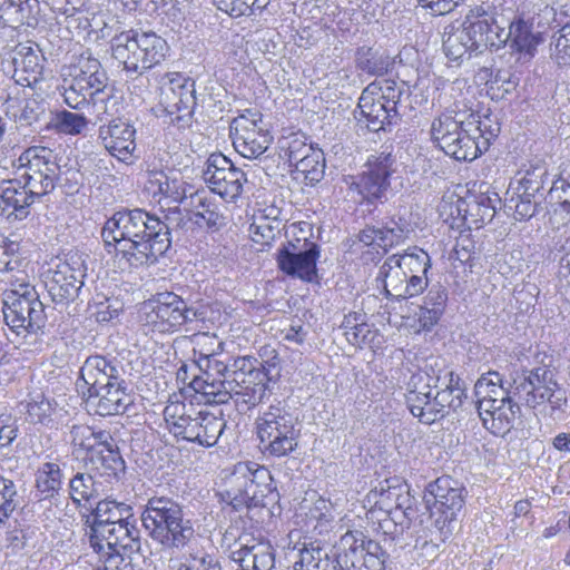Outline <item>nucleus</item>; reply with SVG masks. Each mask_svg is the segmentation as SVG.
I'll return each instance as SVG.
<instances>
[{"label":"nucleus","instance_id":"23","mask_svg":"<svg viewBox=\"0 0 570 570\" xmlns=\"http://www.w3.org/2000/svg\"><path fill=\"white\" fill-rule=\"evenodd\" d=\"M160 102L168 114H181L177 120L191 116L197 105L195 80L181 73H167L160 87Z\"/></svg>","mask_w":570,"mask_h":570},{"label":"nucleus","instance_id":"56","mask_svg":"<svg viewBox=\"0 0 570 570\" xmlns=\"http://www.w3.org/2000/svg\"><path fill=\"white\" fill-rule=\"evenodd\" d=\"M101 466L98 468L100 476H107L109 481L119 480L125 474L126 464L117 448L105 451L100 450L97 454Z\"/></svg>","mask_w":570,"mask_h":570},{"label":"nucleus","instance_id":"47","mask_svg":"<svg viewBox=\"0 0 570 570\" xmlns=\"http://www.w3.org/2000/svg\"><path fill=\"white\" fill-rule=\"evenodd\" d=\"M499 202L498 194H494L493 197L481 194L469 202L464 215V220L469 224V227L471 228L474 225L475 228H479L484 223L491 222Z\"/></svg>","mask_w":570,"mask_h":570},{"label":"nucleus","instance_id":"20","mask_svg":"<svg viewBox=\"0 0 570 570\" xmlns=\"http://www.w3.org/2000/svg\"><path fill=\"white\" fill-rule=\"evenodd\" d=\"M2 314L11 333L21 338H26L29 334H37L45 327L47 321L45 305L38 293H31L30 298L27 296L4 301Z\"/></svg>","mask_w":570,"mask_h":570},{"label":"nucleus","instance_id":"45","mask_svg":"<svg viewBox=\"0 0 570 570\" xmlns=\"http://www.w3.org/2000/svg\"><path fill=\"white\" fill-rule=\"evenodd\" d=\"M39 11L38 0H4L0 6V19L6 24H31Z\"/></svg>","mask_w":570,"mask_h":570},{"label":"nucleus","instance_id":"31","mask_svg":"<svg viewBox=\"0 0 570 570\" xmlns=\"http://www.w3.org/2000/svg\"><path fill=\"white\" fill-rule=\"evenodd\" d=\"M184 514V507L173 498L153 497L148 499L140 519L148 535L153 538Z\"/></svg>","mask_w":570,"mask_h":570},{"label":"nucleus","instance_id":"43","mask_svg":"<svg viewBox=\"0 0 570 570\" xmlns=\"http://www.w3.org/2000/svg\"><path fill=\"white\" fill-rule=\"evenodd\" d=\"M403 499L410 501L407 491H403L401 487L391 485L389 480L380 481L367 494L366 502L386 514L391 515L393 511V501Z\"/></svg>","mask_w":570,"mask_h":570},{"label":"nucleus","instance_id":"33","mask_svg":"<svg viewBox=\"0 0 570 570\" xmlns=\"http://www.w3.org/2000/svg\"><path fill=\"white\" fill-rule=\"evenodd\" d=\"M500 402L501 404L494 405L495 401H480L478 413L488 431L493 435L504 436L513 428L520 406L513 400Z\"/></svg>","mask_w":570,"mask_h":570},{"label":"nucleus","instance_id":"37","mask_svg":"<svg viewBox=\"0 0 570 570\" xmlns=\"http://www.w3.org/2000/svg\"><path fill=\"white\" fill-rule=\"evenodd\" d=\"M448 301V291L440 284L432 285L423 299V304L417 307L415 318L419 323L416 332L430 331L439 322L444 313Z\"/></svg>","mask_w":570,"mask_h":570},{"label":"nucleus","instance_id":"10","mask_svg":"<svg viewBox=\"0 0 570 570\" xmlns=\"http://www.w3.org/2000/svg\"><path fill=\"white\" fill-rule=\"evenodd\" d=\"M256 431L265 455L287 456L298 446L301 436L298 417L282 402L269 405L257 417Z\"/></svg>","mask_w":570,"mask_h":570},{"label":"nucleus","instance_id":"12","mask_svg":"<svg viewBox=\"0 0 570 570\" xmlns=\"http://www.w3.org/2000/svg\"><path fill=\"white\" fill-rule=\"evenodd\" d=\"M473 125L472 121L464 125L452 115L443 114L433 120L431 135L448 156L456 160L472 161L489 145V139L483 137L480 127L471 129Z\"/></svg>","mask_w":570,"mask_h":570},{"label":"nucleus","instance_id":"64","mask_svg":"<svg viewBox=\"0 0 570 570\" xmlns=\"http://www.w3.org/2000/svg\"><path fill=\"white\" fill-rule=\"evenodd\" d=\"M175 570H222L218 560L209 554L190 556L186 562L180 563Z\"/></svg>","mask_w":570,"mask_h":570},{"label":"nucleus","instance_id":"18","mask_svg":"<svg viewBox=\"0 0 570 570\" xmlns=\"http://www.w3.org/2000/svg\"><path fill=\"white\" fill-rule=\"evenodd\" d=\"M233 146L244 158L256 159L269 147L273 137L256 109H246L229 126Z\"/></svg>","mask_w":570,"mask_h":570},{"label":"nucleus","instance_id":"14","mask_svg":"<svg viewBox=\"0 0 570 570\" xmlns=\"http://www.w3.org/2000/svg\"><path fill=\"white\" fill-rule=\"evenodd\" d=\"M257 360L243 356L229 365L227 386L238 412L256 406L268 394L266 374L256 367Z\"/></svg>","mask_w":570,"mask_h":570},{"label":"nucleus","instance_id":"32","mask_svg":"<svg viewBox=\"0 0 570 570\" xmlns=\"http://www.w3.org/2000/svg\"><path fill=\"white\" fill-rule=\"evenodd\" d=\"M145 188L153 197L159 196L169 203L183 205L194 190V187L176 169L148 173Z\"/></svg>","mask_w":570,"mask_h":570},{"label":"nucleus","instance_id":"2","mask_svg":"<svg viewBox=\"0 0 570 570\" xmlns=\"http://www.w3.org/2000/svg\"><path fill=\"white\" fill-rule=\"evenodd\" d=\"M405 397L412 415L429 425L456 412L466 399V387L458 374L443 367L433 374H412Z\"/></svg>","mask_w":570,"mask_h":570},{"label":"nucleus","instance_id":"38","mask_svg":"<svg viewBox=\"0 0 570 570\" xmlns=\"http://www.w3.org/2000/svg\"><path fill=\"white\" fill-rule=\"evenodd\" d=\"M151 539L165 550L181 551L196 539V531L193 521L184 514Z\"/></svg>","mask_w":570,"mask_h":570},{"label":"nucleus","instance_id":"27","mask_svg":"<svg viewBox=\"0 0 570 570\" xmlns=\"http://www.w3.org/2000/svg\"><path fill=\"white\" fill-rule=\"evenodd\" d=\"M205 361L210 371L194 375L189 386L196 393L203 394L206 397V402L225 404L230 400V392L227 386L229 366L208 357Z\"/></svg>","mask_w":570,"mask_h":570},{"label":"nucleus","instance_id":"61","mask_svg":"<svg viewBox=\"0 0 570 570\" xmlns=\"http://www.w3.org/2000/svg\"><path fill=\"white\" fill-rule=\"evenodd\" d=\"M10 288L8 289L7 297L4 301H13V298H30L31 293H38L33 285H31L27 275L21 273L20 275H9L6 281Z\"/></svg>","mask_w":570,"mask_h":570},{"label":"nucleus","instance_id":"36","mask_svg":"<svg viewBox=\"0 0 570 570\" xmlns=\"http://www.w3.org/2000/svg\"><path fill=\"white\" fill-rule=\"evenodd\" d=\"M505 19H508V23L502 24V32L500 35L503 46L509 43L512 50L531 59L541 40L540 36L532 31L531 23L521 18L511 20L510 17H505Z\"/></svg>","mask_w":570,"mask_h":570},{"label":"nucleus","instance_id":"5","mask_svg":"<svg viewBox=\"0 0 570 570\" xmlns=\"http://www.w3.org/2000/svg\"><path fill=\"white\" fill-rule=\"evenodd\" d=\"M507 23L508 19L499 7L489 3L475 6L469 10L461 28L445 33L443 51L450 60L463 61L488 48L499 49L503 46L500 39L502 24Z\"/></svg>","mask_w":570,"mask_h":570},{"label":"nucleus","instance_id":"35","mask_svg":"<svg viewBox=\"0 0 570 570\" xmlns=\"http://www.w3.org/2000/svg\"><path fill=\"white\" fill-rule=\"evenodd\" d=\"M6 116L17 126L27 127L40 121L48 110V102L39 97L31 95L8 96L2 104Z\"/></svg>","mask_w":570,"mask_h":570},{"label":"nucleus","instance_id":"11","mask_svg":"<svg viewBox=\"0 0 570 570\" xmlns=\"http://www.w3.org/2000/svg\"><path fill=\"white\" fill-rule=\"evenodd\" d=\"M89 542L98 554L107 557L111 567L119 568L125 557L140 550V531L132 514L119 513L110 523L90 525Z\"/></svg>","mask_w":570,"mask_h":570},{"label":"nucleus","instance_id":"46","mask_svg":"<svg viewBox=\"0 0 570 570\" xmlns=\"http://www.w3.org/2000/svg\"><path fill=\"white\" fill-rule=\"evenodd\" d=\"M62 485V472L53 462L41 464L36 472V489L40 500L55 498Z\"/></svg>","mask_w":570,"mask_h":570},{"label":"nucleus","instance_id":"13","mask_svg":"<svg viewBox=\"0 0 570 570\" xmlns=\"http://www.w3.org/2000/svg\"><path fill=\"white\" fill-rule=\"evenodd\" d=\"M426 491L433 498L430 508L433 525L440 541L445 542L454 532L465 503L466 490L451 476H441L431 482Z\"/></svg>","mask_w":570,"mask_h":570},{"label":"nucleus","instance_id":"7","mask_svg":"<svg viewBox=\"0 0 570 570\" xmlns=\"http://www.w3.org/2000/svg\"><path fill=\"white\" fill-rule=\"evenodd\" d=\"M167 41L154 31L128 30L111 39V55L128 77L138 78L165 61Z\"/></svg>","mask_w":570,"mask_h":570},{"label":"nucleus","instance_id":"62","mask_svg":"<svg viewBox=\"0 0 570 570\" xmlns=\"http://www.w3.org/2000/svg\"><path fill=\"white\" fill-rule=\"evenodd\" d=\"M277 226H274L272 222L267 220L265 217H255L254 222L249 226V233L252 235V239L255 243L259 244H268L275 237V230Z\"/></svg>","mask_w":570,"mask_h":570},{"label":"nucleus","instance_id":"52","mask_svg":"<svg viewBox=\"0 0 570 570\" xmlns=\"http://www.w3.org/2000/svg\"><path fill=\"white\" fill-rule=\"evenodd\" d=\"M58 176H52L49 173H31L23 170L20 175L21 184L24 188L37 199L40 200L43 196L50 194L56 187Z\"/></svg>","mask_w":570,"mask_h":570},{"label":"nucleus","instance_id":"30","mask_svg":"<svg viewBox=\"0 0 570 570\" xmlns=\"http://www.w3.org/2000/svg\"><path fill=\"white\" fill-rule=\"evenodd\" d=\"M375 87H365L358 99L355 118L370 131L386 130V127L399 119L397 110L391 109L373 95Z\"/></svg>","mask_w":570,"mask_h":570},{"label":"nucleus","instance_id":"42","mask_svg":"<svg viewBox=\"0 0 570 570\" xmlns=\"http://www.w3.org/2000/svg\"><path fill=\"white\" fill-rule=\"evenodd\" d=\"M520 179L518 180V191H523L528 196H535L543 188L548 167L543 159H531L519 170Z\"/></svg>","mask_w":570,"mask_h":570},{"label":"nucleus","instance_id":"9","mask_svg":"<svg viewBox=\"0 0 570 570\" xmlns=\"http://www.w3.org/2000/svg\"><path fill=\"white\" fill-rule=\"evenodd\" d=\"M164 419L174 436L206 448L214 446L226 428L223 417L179 401L166 405Z\"/></svg>","mask_w":570,"mask_h":570},{"label":"nucleus","instance_id":"50","mask_svg":"<svg viewBox=\"0 0 570 570\" xmlns=\"http://www.w3.org/2000/svg\"><path fill=\"white\" fill-rule=\"evenodd\" d=\"M56 406L55 400L47 397L42 393H35L26 405L27 419L35 424L48 425L52 421Z\"/></svg>","mask_w":570,"mask_h":570},{"label":"nucleus","instance_id":"55","mask_svg":"<svg viewBox=\"0 0 570 570\" xmlns=\"http://www.w3.org/2000/svg\"><path fill=\"white\" fill-rule=\"evenodd\" d=\"M366 87H375L373 95L391 109L397 110V104L404 92V85L393 79H377Z\"/></svg>","mask_w":570,"mask_h":570},{"label":"nucleus","instance_id":"4","mask_svg":"<svg viewBox=\"0 0 570 570\" xmlns=\"http://www.w3.org/2000/svg\"><path fill=\"white\" fill-rule=\"evenodd\" d=\"M507 23L508 19L499 7L489 3L475 6L469 10L461 28L445 33L443 51L450 60L463 61L488 48L499 49L503 46L500 39L502 24Z\"/></svg>","mask_w":570,"mask_h":570},{"label":"nucleus","instance_id":"59","mask_svg":"<svg viewBox=\"0 0 570 570\" xmlns=\"http://www.w3.org/2000/svg\"><path fill=\"white\" fill-rule=\"evenodd\" d=\"M546 402L550 406V416L553 420H563L570 411V402L568 400L567 391L559 384L549 394Z\"/></svg>","mask_w":570,"mask_h":570},{"label":"nucleus","instance_id":"25","mask_svg":"<svg viewBox=\"0 0 570 570\" xmlns=\"http://www.w3.org/2000/svg\"><path fill=\"white\" fill-rule=\"evenodd\" d=\"M82 394L100 416L125 414L134 404V395L125 377L88 393L82 391Z\"/></svg>","mask_w":570,"mask_h":570},{"label":"nucleus","instance_id":"17","mask_svg":"<svg viewBox=\"0 0 570 570\" xmlns=\"http://www.w3.org/2000/svg\"><path fill=\"white\" fill-rule=\"evenodd\" d=\"M396 157L386 150L371 155L364 170L357 176H351L348 189L355 191L361 200L373 204L385 197L390 187V177L396 171Z\"/></svg>","mask_w":570,"mask_h":570},{"label":"nucleus","instance_id":"34","mask_svg":"<svg viewBox=\"0 0 570 570\" xmlns=\"http://www.w3.org/2000/svg\"><path fill=\"white\" fill-rule=\"evenodd\" d=\"M36 202L21 180L0 181V215L22 220L30 215V208Z\"/></svg>","mask_w":570,"mask_h":570},{"label":"nucleus","instance_id":"28","mask_svg":"<svg viewBox=\"0 0 570 570\" xmlns=\"http://www.w3.org/2000/svg\"><path fill=\"white\" fill-rule=\"evenodd\" d=\"M108 125L98 129V138L108 153L120 161H128L136 150V129L129 122L120 119H110Z\"/></svg>","mask_w":570,"mask_h":570},{"label":"nucleus","instance_id":"29","mask_svg":"<svg viewBox=\"0 0 570 570\" xmlns=\"http://www.w3.org/2000/svg\"><path fill=\"white\" fill-rule=\"evenodd\" d=\"M189 220L200 228L217 232L227 224L222 206L205 190H193L184 204Z\"/></svg>","mask_w":570,"mask_h":570},{"label":"nucleus","instance_id":"49","mask_svg":"<svg viewBox=\"0 0 570 570\" xmlns=\"http://www.w3.org/2000/svg\"><path fill=\"white\" fill-rule=\"evenodd\" d=\"M554 380L552 371L546 367H537L531 371H523L517 374L513 379L512 387L513 395H529V391L541 387L544 385H551Z\"/></svg>","mask_w":570,"mask_h":570},{"label":"nucleus","instance_id":"26","mask_svg":"<svg viewBox=\"0 0 570 570\" xmlns=\"http://www.w3.org/2000/svg\"><path fill=\"white\" fill-rule=\"evenodd\" d=\"M125 370L115 357L90 355L79 370L78 387L86 393L122 379Z\"/></svg>","mask_w":570,"mask_h":570},{"label":"nucleus","instance_id":"15","mask_svg":"<svg viewBox=\"0 0 570 570\" xmlns=\"http://www.w3.org/2000/svg\"><path fill=\"white\" fill-rule=\"evenodd\" d=\"M87 266L81 254L69 253L65 259H59L43 273V284L57 304L73 302L83 285Z\"/></svg>","mask_w":570,"mask_h":570},{"label":"nucleus","instance_id":"6","mask_svg":"<svg viewBox=\"0 0 570 570\" xmlns=\"http://www.w3.org/2000/svg\"><path fill=\"white\" fill-rule=\"evenodd\" d=\"M278 494L271 471L253 461L238 462L224 479L222 501L240 511L250 507L266 505V499Z\"/></svg>","mask_w":570,"mask_h":570},{"label":"nucleus","instance_id":"24","mask_svg":"<svg viewBox=\"0 0 570 570\" xmlns=\"http://www.w3.org/2000/svg\"><path fill=\"white\" fill-rule=\"evenodd\" d=\"M406 277V271L396 259V255H392L380 267L376 279L383 282L386 296L396 301L415 297L428 288L426 279L416 275H410L409 279Z\"/></svg>","mask_w":570,"mask_h":570},{"label":"nucleus","instance_id":"39","mask_svg":"<svg viewBox=\"0 0 570 570\" xmlns=\"http://www.w3.org/2000/svg\"><path fill=\"white\" fill-rule=\"evenodd\" d=\"M14 166L18 170L41 173L42 175L49 173L52 176H58L59 171L53 150L45 146H31L27 148L18 157Z\"/></svg>","mask_w":570,"mask_h":570},{"label":"nucleus","instance_id":"16","mask_svg":"<svg viewBox=\"0 0 570 570\" xmlns=\"http://www.w3.org/2000/svg\"><path fill=\"white\" fill-rule=\"evenodd\" d=\"M334 549L336 562L342 570H384L389 557L380 543L365 540L358 531H347Z\"/></svg>","mask_w":570,"mask_h":570},{"label":"nucleus","instance_id":"60","mask_svg":"<svg viewBox=\"0 0 570 570\" xmlns=\"http://www.w3.org/2000/svg\"><path fill=\"white\" fill-rule=\"evenodd\" d=\"M379 247L387 250L399 245L406 236V230L400 224L392 222L383 228H377Z\"/></svg>","mask_w":570,"mask_h":570},{"label":"nucleus","instance_id":"63","mask_svg":"<svg viewBox=\"0 0 570 570\" xmlns=\"http://www.w3.org/2000/svg\"><path fill=\"white\" fill-rule=\"evenodd\" d=\"M411 500L410 501H403V499H400L397 501H393V511L391 515L387 514V518L384 519L381 523V528L385 533H393L397 530V513H402V515L406 519H411L414 511L411 508Z\"/></svg>","mask_w":570,"mask_h":570},{"label":"nucleus","instance_id":"1","mask_svg":"<svg viewBox=\"0 0 570 570\" xmlns=\"http://www.w3.org/2000/svg\"><path fill=\"white\" fill-rule=\"evenodd\" d=\"M180 215L177 208L161 220L140 208L119 210L106 220L101 237L108 253L125 262L121 268L153 265L170 248V230L174 223L180 226Z\"/></svg>","mask_w":570,"mask_h":570},{"label":"nucleus","instance_id":"44","mask_svg":"<svg viewBox=\"0 0 570 570\" xmlns=\"http://www.w3.org/2000/svg\"><path fill=\"white\" fill-rule=\"evenodd\" d=\"M292 166L294 167L295 179H303L305 184L314 186L324 178V153L315 147L306 157H302V160L294 163Z\"/></svg>","mask_w":570,"mask_h":570},{"label":"nucleus","instance_id":"40","mask_svg":"<svg viewBox=\"0 0 570 570\" xmlns=\"http://www.w3.org/2000/svg\"><path fill=\"white\" fill-rule=\"evenodd\" d=\"M68 493L76 507H86L106 493L100 481L88 472H77L68 482Z\"/></svg>","mask_w":570,"mask_h":570},{"label":"nucleus","instance_id":"48","mask_svg":"<svg viewBox=\"0 0 570 570\" xmlns=\"http://www.w3.org/2000/svg\"><path fill=\"white\" fill-rule=\"evenodd\" d=\"M389 55L371 47H360L355 53V65L358 70L371 76H383L392 66Z\"/></svg>","mask_w":570,"mask_h":570},{"label":"nucleus","instance_id":"51","mask_svg":"<svg viewBox=\"0 0 570 570\" xmlns=\"http://www.w3.org/2000/svg\"><path fill=\"white\" fill-rule=\"evenodd\" d=\"M88 120L82 114H75L68 110L58 111L47 125L59 134L76 136L87 127Z\"/></svg>","mask_w":570,"mask_h":570},{"label":"nucleus","instance_id":"19","mask_svg":"<svg viewBox=\"0 0 570 570\" xmlns=\"http://www.w3.org/2000/svg\"><path fill=\"white\" fill-rule=\"evenodd\" d=\"M45 62L39 45L27 41L6 50L1 66L17 85L33 88L43 78Z\"/></svg>","mask_w":570,"mask_h":570},{"label":"nucleus","instance_id":"21","mask_svg":"<svg viewBox=\"0 0 570 570\" xmlns=\"http://www.w3.org/2000/svg\"><path fill=\"white\" fill-rule=\"evenodd\" d=\"M203 179L213 193L228 202H234L240 196L243 185L247 181L245 173L235 167L223 154H212L207 158Z\"/></svg>","mask_w":570,"mask_h":570},{"label":"nucleus","instance_id":"54","mask_svg":"<svg viewBox=\"0 0 570 570\" xmlns=\"http://www.w3.org/2000/svg\"><path fill=\"white\" fill-rule=\"evenodd\" d=\"M18 505L19 495L16 483L0 475V531L7 525Z\"/></svg>","mask_w":570,"mask_h":570},{"label":"nucleus","instance_id":"22","mask_svg":"<svg viewBox=\"0 0 570 570\" xmlns=\"http://www.w3.org/2000/svg\"><path fill=\"white\" fill-rule=\"evenodd\" d=\"M318 244L305 240L302 245L287 242L277 249L278 268L287 276L313 283L317 278Z\"/></svg>","mask_w":570,"mask_h":570},{"label":"nucleus","instance_id":"53","mask_svg":"<svg viewBox=\"0 0 570 570\" xmlns=\"http://www.w3.org/2000/svg\"><path fill=\"white\" fill-rule=\"evenodd\" d=\"M395 255L402 267L410 272V275H416L417 277L428 281L426 273L431 267V259L425 250L419 247H413L402 255Z\"/></svg>","mask_w":570,"mask_h":570},{"label":"nucleus","instance_id":"57","mask_svg":"<svg viewBox=\"0 0 570 570\" xmlns=\"http://www.w3.org/2000/svg\"><path fill=\"white\" fill-rule=\"evenodd\" d=\"M130 505L126 503H117L116 501L110 500H100L97 502V505L92 512V523L91 525H96V523H110L115 521L119 513L122 517H126L130 513Z\"/></svg>","mask_w":570,"mask_h":570},{"label":"nucleus","instance_id":"8","mask_svg":"<svg viewBox=\"0 0 570 570\" xmlns=\"http://www.w3.org/2000/svg\"><path fill=\"white\" fill-rule=\"evenodd\" d=\"M139 320L151 332L175 333L184 325L187 326V331L195 330L191 325L204 323L206 312L202 306L188 305L173 292H164L141 304Z\"/></svg>","mask_w":570,"mask_h":570},{"label":"nucleus","instance_id":"3","mask_svg":"<svg viewBox=\"0 0 570 570\" xmlns=\"http://www.w3.org/2000/svg\"><path fill=\"white\" fill-rule=\"evenodd\" d=\"M63 100L72 109L89 110L100 122L117 114V100L108 89V76L100 61L82 51L68 68Z\"/></svg>","mask_w":570,"mask_h":570},{"label":"nucleus","instance_id":"58","mask_svg":"<svg viewBox=\"0 0 570 570\" xmlns=\"http://www.w3.org/2000/svg\"><path fill=\"white\" fill-rule=\"evenodd\" d=\"M535 196H528L523 191H518L515 197H511L509 208H514V218L517 220H527L537 213Z\"/></svg>","mask_w":570,"mask_h":570},{"label":"nucleus","instance_id":"41","mask_svg":"<svg viewBox=\"0 0 570 570\" xmlns=\"http://www.w3.org/2000/svg\"><path fill=\"white\" fill-rule=\"evenodd\" d=\"M474 393L480 401H495L494 405L501 404L500 401H512L513 387L507 390L503 386V380L498 372H488L483 374L474 385Z\"/></svg>","mask_w":570,"mask_h":570}]
</instances>
